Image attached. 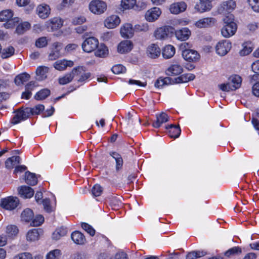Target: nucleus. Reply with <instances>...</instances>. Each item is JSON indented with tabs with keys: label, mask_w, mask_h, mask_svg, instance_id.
<instances>
[{
	"label": "nucleus",
	"mask_w": 259,
	"mask_h": 259,
	"mask_svg": "<svg viewBox=\"0 0 259 259\" xmlns=\"http://www.w3.org/2000/svg\"><path fill=\"white\" fill-rule=\"evenodd\" d=\"M19 229L18 227L14 225H9L6 229V236L9 238L13 239L18 234Z\"/></svg>",
	"instance_id": "obj_29"
},
{
	"label": "nucleus",
	"mask_w": 259,
	"mask_h": 259,
	"mask_svg": "<svg viewBox=\"0 0 259 259\" xmlns=\"http://www.w3.org/2000/svg\"><path fill=\"white\" fill-rule=\"evenodd\" d=\"M248 2L254 12H259V0H248Z\"/></svg>",
	"instance_id": "obj_63"
},
{
	"label": "nucleus",
	"mask_w": 259,
	"mask_h": 259,
	"mask_svg": "<svg viewBox=\"0 0 259 259\" xmlns=\"http://www.w3.org/2000/svg\"><path fill=\"white\" fill-rule=\"evenodd\" d=\"M13 12L10 9L5 10L0 12V21L6 22L4 26L6 28L13 27L16 23H18L20 19L18 17L13 18Z\"/></svg>",
	"instance_id": "obj_3"
},
{
	"label": "nucleus",
	"mask_w": 259,
	"mask_h": 259,
	"mask_svg": "<svg viewBox=\"0 0 259 259\" xmlns=\"http://www.w3.org/2000/svg\"><path fill=\"white\" fill-rule=\"evenodd\" d=\"M161 10L158 7H153L146 11L145 18L147 21L153 22L157 20L161 14Z\"/></svg>",
	"instance_id": "obj_10"
},
{
	"label": "nucleus",
	"mask_w": 259,
	"mask_h": 259,
	"mask_svg": "<svg viewBox=\"0 0 259 259\" xmlns=\"http://www.w3.org/2000/svg\"><path fill=\"white\" fill-rule=\"evenodd\" d=\"M61 254V251L59 249L51 250L47 254L46 259H59Z\"/></svg>",
	"instance_id": "obj_51"
},
{
	"label": "nucleus",
	"mask_w": 259,
	"mask_h": 259,
	"mask_svg": "<svg viewBox=\"0 0 259 259\" xmlns=\"http://www.w3.org/2000/svg\"><path fill=\"white\" fill-rule=\"evenodd\" d=\"M182 56L186 61L190 62L198 61L200 57L196 51L192 49L183 51Z\"/></svg>",
	"instance_id": "obj_15"
},
{
	"label": "nucleus",
	"mask_w": 259,
	"mask_h": 259,
	"mask_svg": "<svg viewBox=\"0 0 259 259\" xmlns=\"http://www.w3.org/2000/svg\"><path fill=\"white\" fill-rule=\"evenodd\" d=\"M74 65L72 61L65 59L59 60L54 63V68L59 71H63L66 69L67 67H72Z\"/></svg>",
	"instance_id": "obj_22"
},
{
	"label": "nucleus",
	"mask_w": 259,
	"mask_h": 259,
	"mask_svg": "<svg viewBox=\"0 0 259 259\" xmlns=\"http://www.w3.org/2000/svg\"><path fill=\"white\" fill-rule=\"evenodd\" d=\"M44 221V218L42 215H36L32 220L31 225L33 226H39L42 224Z\"/></svg>",
	"instance_id": "obj_57"
},
{
	"label": "nucleus",
	"mask_w": 259,
	"mask_h": 259,
	"mask_svg": "<svg viewBox=\"0 0 259 259\" xmlns=\"http://www.w3.org/2000/svg\"><path fill=\"white\" fill-rule=\"evenodd\" d=\"M176 52L175 47L170 45H168L164 47L162 54L165 59H169L174 56Z\"/></svg>",
	"instance_id": "obj_33"
},
{
	"label": "nucleus",
	"mask_w": 259,
	"mask_h": 259,
	"mask_svg": "<svg viewBox=\"0 0 259 259\" xmlns=\"http://www.w3.org/2000/svg\"><path fill=\"white\" fill-rule=\"evenodd\" d=\"M167 128L169 129V135L170 137L177 138L181 134V129L179 126L170 124Z\"/></svg>",
	"instance_id": "obj_38"
},
{
	"label": "nucleus",
	"mask_w": 259,
	"mask_h": 259,
	"mask_svg": "<svg viewBox=\"0 0 259 259\" xmlns=\"http://www.w3.org/2000/svg\"><path fill=\"white\" fill-rule=\"evenodd\" d=\"M243 48L239 51V54L241 56H244L248 55L252 52L251 47L247 46L246 44L242 45Z\"/></svg>",
	"instance_id": "obj_61"
},
{
	"label": "nucleus",
	"mask_w": 259,
	"mask_h": 259,
	"mask_svg": "<svg viewBox=\"0 0 259 259\" xmlns=\"http://www.w3.org/2000/svg\"><path fill=\"white\" fill-rule=\"evenodd\" d=\"M20 162L21 158L19 156H13L7 159L5 162V166L8 169H12Z\"/></svg>",
	"instance_id": "obj_32"
},
{
	"label": "nucleus",
	"mask_w": 259,
	"mask_h": 259,
	"mask_svg": "<svg viewBox=\"0 0 259 259\" xmlns=\"http://www.w3.org/2000/svg\"><path fill=\"white\" fill-rule=\"evenodd\" d=\"M19 200L16 197L9 196L1 200L0 205L5 209L13 210L19 205Z\"/></svg>",
	"instance_id": "obj_6"
},
{
	"label": "nucleus",
	"mask_w": 259,
	"mask_h": 259,
	"mask_svg": "<svg viewBox=\"0 0 259 259\" xmlns=\"http://www.w3.org/2000/svg\"><path fill=\"white\" fill-rule=\"evenodd\" d=\"M195 77V76L194 74L188 73L182 75L181 76L175 78L173 79L174 80V83H180L187 82L189 81L193 80L194 79Z\"/></svg>",
	"instance_id": "obj_31"
},
{
	"label": "nucleus",
	"mask_w": 259,
	"mask_h": 259,
	"mask_svg": "<svg viewBox=\"0 0 259 259\" xmlns=\"http://www.w3.org/2000/svg\"><path fill=\"white\" fill-rule=\"evenodd\" d=\"M140 119L138 116L136 115H128V117L126 119L127 125L125 127L126 130L128 131H132L134 128V125L135 124L136 122H140Z\"/></svg>",
	"instance_id": "obj_30"
},
{
	"label": "nucleus",
	"mask_w": 259,
	"mask_h": 259,
	"mask_svg": "<svg viewBox=\"0 0 259 259\" xmlns=\"http://www.w3.org/2000/svg\"><path fill=\"white\" fill-rule=\"evenodd\" d=\"M32 255L28 252H23L14 256L13 259H32Z\"/></svg>",
	"instance_id": "obj_64"
},
{
	"label": "nucleus",
	"mask_w": 259,
	"mask_h": 259,
	"mask_svg": "<svg viewBox=\"0 0 259 259\" xmlns=\"http://www.w3.org/2000/svg\"><path fill=\"white\" fill-rule=\"evenodd\" d=\"M122 197L117 196H112L110 200V204L112 206L119 207L122 205Z\"/></svg>",
	"instance_id": "obj_53"
},
{
	"label": "nucleus",
	"mask_w": 259,
	"mask_h": 259,
	"mask_svg": "<svg viewBox=\"0 0 259 259\" xmlns=\"http://www.w3.org/2000/svg\"><path fill=\"white\" fill-rule=\"evenodd\" d=\"M36 11L39 18L45 19L49 17L51 13V9L49 5L42 4L37 7Z\"/></svg>",
	"instance_id": "obj_16"
},
{
	"label": "nucleus",
	"mask_w": 259,
	"mask_h": 259,
	"mask_svg": "<svg viewBox=\"0 0 259 259\" xmlns=\"http://www.w3.org/2000/svg\"><path fill=\"white\" fill-rule=\"evenodd\" d=\"M224 25L221 29V33L223 37L229 38L235 34L237 29V26L234 22V16L229 14L224 19Z\"/></svg>",
	"instance_id": "obj_2"
},
{
	"label": "nucleus",
	"mask_w": 259,
	"mask_h": 259,
	"mask_svg": "<svg viewBox=\"0 0 259 259\" xmlns=\"http://www.w3.org/2000/svg\"><path fill=\"white\" fill-rule=\"evenodd\" d=\"M206 252L204 251H193L188 253L186 256L187 259H196L204 256Z\"/></svg>",
	"instance_id": "obj_48"
},
{
	"label": "nucleus",
	"mask_w": 259,
	"mask_h": 259,
	"mask_svg": "<svg viewBox=\"0 0 259 259\" xmlns=\"http://www.w3.org/2000/svg\"><path fill=\"white\" fill-rule=\"evenodd\" d=\"M217 20L213 17H203L195 22L194 25L198 28H206L213 27Z\"/></svg>",
	"instance_id": "obj_9"
},
{
	"label": "nucleus",
	"mask_w": 259,
	"mask_h": 259,
	"mask_svg": "<svg viewBox=\"0 0 259 259\" xmlns=\"http://www.w3.org/2000/svg\"><path fill=\"white\" fill-rule=\"evenodd\" d=\"M110 155L116 161V168L117 170L120 169L122 166L123 160L121 156L115 152L110 153Z\"/></svg>",
	"instance_id": "obj_44"
},
{
	"label": "nucleus",
	"mask_w": 259,
	"mask_h": 259,
	"mask_svg": "<svg viewBox=\"0 0 259 259\" xmlns=\"http://www.w3.org/2000/svg\"><path fill=\"white\" fill-rule=\"evenodd\" d=\"M107 4L101 0H92L89 4L90 11L97 15L103 14L107 10Z\"/></svg>",
	"instance_id": "obj_4"
},
{
	"label": "nucleus",
	"mask_w": 259,
	"mask_h": 259,
	"mask_svg": "<svg viewBox=\"0 0 259 259\" xmlns=\"http://www.w3.org/2000/svg\"><path fill=\"white\" fill-rule=\"evenodd\" d=\"M33 217L32 211L29 208L25 209L21 213V219L25 222H29Z\"/></svg>",
	"instance_id": "obj_46"
},
{
	"label": "nucleus",
	"mask_w": 259,
	"mask_h": 259,
	"mask_svg": "<svg viewBox=\"0 0 259 259\" xmlns=\"http://www.w3.org/2000/svg\"><path fill=\"white\" fill-rule=\"evenodd\" d=\"M48 44V40L46 37H41L36 40L35 46L37 48H43L46 47Z\"/></svg>",
	"instance_id": "obj_60"
},
{
	"label": "nucleus",
	"mask_w": 259,
	"mask_h": 259,
	"mask_svg": "<svg viewBox=\"0 0 259 259\" xmlns=\"http://www.w3.org/2000/svg\"><path fill=\"white\" fill-rule=\"evenodd\" d=\"M67 233V230L64 228H60L55 230L53 233L52 238L54 240H58L61 238V237L65 236Z\"/></svg>",
	"instance_id": "obj_43"
},
{
	"label": "nucleus",
	"mask_w": 259,
	"mask_h": 259,
	"mask_svg": "<svg viewBox=\"0 0 259 259\" xmlns=\"http://www.w3.org/2000/svg\"><path fill=\"white\" fill-rule=\"evenodd\" d=\"M120 23V19L116 15H112L107 17L104 22L105 26L108 29L116 27Z\"/></svg>",
	"instance_id": "obj_14"
},
{
	"label": "nucleus",
	"mask_w": 259,
	"mask_h": 259,
	"mask_svg": "<svg viewBox=\"0 0 259 259\" xmlns=\"http://www.w3.org/2000/svg\"><path fill=\"white\" fill-rule=\"evenodd\" d=\"M99 41L94 37H90L86 38L82 43L81 47L84 52L91 53L98 47Z\"/></svg>",
	"instance_id": "obj_7"
},
{
	"label": "nucleus",
	"mask_w": 259,
	"mask_h": 259,
	"mask_svg": "<svg viewBox=\"0 0 259 259\" xmlns=\"http://www.w3.org/2000/svg\"><path fill=\"white\" fill-rule=\"evenodd\" d=\"M174 83V80L173 79L166 77L164 78L159 77L155 81L154 86L155 88L158 89H161L169 84Z\"/></svg>",
	"instance_id": "obj_24"
},
{
	"label": "nucleus",
	"mask_w": 259,
	"mask_h": 259,
	"mask_svg": "<svg viewBox=\"0 0 259 259\" xmlns=\"http://www.w3.org/2000/svg\"><path fill=\"white\" fill-rule=\"evenodd\" d=\"M25 182L29 185H36L37 183V180L35 174L28 171H26L25 172Z\"/></svg>",
	"instance_id": "obj_39"
},
{
	"label": "nucleus",
	"mask_w": 259,
	"mask_h": 259,
	"mask_svg": "<svg viewBox=\"0 0 259 259\" xmlns=\"http://www.w3.org/2000/svg\"><path fill=\"white\" fill-rule=\"evenodd\" d=\"M45 109L43 105L39 104L33 108H25L18 110L12 120L13 124H16L21 121L27 119L30 115L39 114Z\"/></svg>",
	"instance_id": "obj_1"
},
{
	"label": "nucleus",
	"mask_w": 259,
	"mask_h": 259,
	"mask_svg": "<svg viewBox=\"0 0 259 259\" xmlns=\"http://www.w3.org/2000/svg\"><path fill=\"white\" fill-rule=\"evenodd\" d=\"M133 44L131 40H124L118 44L117 51L121 54L126 53L133 49Z\"/></svg>",
	"instance_id": "obj_20"
},
{
	"label": "nucleus",
	"mask_w": 259,
	"mask_h": 259,
	"mask_svg": "<svg viewBox=\"0 0 259 259\" xmlns=\"http://www.w3.org/2000/svg\"><path fill=\"white\" fill-rule=\"evenodd\" d=\"M96 49L97 50L95 52V54L97 57H105L108 54V50L107 47L103 44H101L100 45H98Z\"/></svg>",
	"instance_id": "obj_36"
},
{
	"label": "nucleus",
	"mask_w": 259,
	"mask_h": 259,
	"mask_svg": "<svg viewBox=\"0 0 259 259\" xmlns=\"http://www.w3.org/2000/svg\"><path fill=\"white\" fill-rule=\"evenodd\" d=\"M236 7V2L233 0H228L222 3L219 8L220 13H230L233 11Z\"/></svg>",
	"instance_id": "obj_18"
},
{
	"label": "nucleus",
	"mask_w": 259,
	"mask_h": 259,
	"mask_svg": "<svg viewBox=\"0 0 259 259\" xmlns=\"http://www.w3.org/2000/svg\"><path fill=\"white\" fill-rule=\"evenodd\" d=\"M171 30L170 27L166 26L159 27L154 31V36L157 39H166L168 38L169 34L173 33Z\"/></svg>",
	"instance_id": "obj_11"
},
{
	"label": "nucleus",
	"mask_w": 259,
	"mask_h": 259,
	"mask_svg": "<svg viewBox=\"0 0 259 259\" xmlns=\"http://www.w3.org/2000/svg\"><path fill=\"white\" fill-rule=\"evenodd\" d=\"M136 4V0H121V6L124 10L134 8Z\"/></svg>",
	"instance_id": "obj_49"
},
{
	"label": "nucleus",
	"mask_w": 259,
	"mask_h": 259,
	"mask_svg": "<svg viewBox=\"0 0 259 259\" xmlns=\"http://www.w3.org/2000/svg\"><path fill=\"white\" fill-rule=\"evenodd\" d=\"M199 3L196 4L194 9L199 13H203L209 11L212 7V2L214 0H199Z\"/></svg>",
	"instance_id": "obj_12"
},
{
	"label": "nucleus",
	"mask_w": 259,
	"mask_h": 259,
	"mask_svg": "<svg viewBox=\"0 0 259 259\" xmlns=\"http://www.w3.org/2000/svg\"><path fill=\"white\" fill-rule=\"evenodd\" d=\"M73 74L72 72L66 74L63 76L59 79V82L60 84L64 85L69 83L73 78Z\"/></svg>",
	"instance_id": "obj_45"
},
{
	"label": "nucleus",
	"mask_w": 259,
	"mask_h": 259,
	"mask_svg": "<svg viewBox=\"0 0 259 259\" xmlns=\"http://www.w3.org/2000/svg\"><path fill=\"white\" fill-rule=\"evenodd\" d=\"M49 71V68L44 66H40L36 70V78L38 80H43L47 77V73Z\"/></svg>",
	"instance_id": "obj_27"
},
{
	"label": "nucleus",
	"mask_w": 259,
	"mask_h": 259,
	"mask_svg": "<svg viewBox=\"0 0 259 259\" xmlns=\"http://www.w3.org/2000/svg\"><path fill=\"white\" fill-rule=\"evenodd\" d=\"M232 48L231 42L228 40H223L218 42L215 46L216 53L221 56L226 55Z\"/></svg>",
	"instance_id": "obj_8"
},
{
	"label": "nucleus",
	"mask_w": 259,
	"mask_h": 259,
	"mask_svg": "<svg viewBox=\"0 0 259 259\" xmlns=\"http://www.w3.org/2000/svg\"><path fill=\"white\" fill-rule=\"evenodd\" d=\"M242 82V79L240 76L237 75H234L230 77V84H231L233 90H235L240 88Z\"/></svg>",
	"instance_id": "obj_37"
},
{
	"label": "nucleus",
	"mask_w": 259,
	"mask_h": 259,
	"mask_svg": "<svg viewBox=\"0 0 259 259\" xmlns=\"http://www.w3.org/2000/svg\"><path fill=\"white\" fill-rule=\"evenodd\" d=\"M73 77H76L78 82L84 83L91 76L90 72L87 71L85 67L78 66L72 70Z\"/></svg>",
	"instance_id": "obj_5"
},
{
	"label": "nucleus",
	"mask_w": 259,
	"mask_h": 259,
	"mask_svg": "<svg viewBox=\"0 0 259 259\" xmlns=\"http://www.w3.org/2000/svg\"><path fill=\"white\" fill-rule=\"evenodd\" d=\"M189 21L180 19H174L169 20V24L173 25L174 26H177L179 25H186L188 24Z\"/></svg>",
	"instance_id": "obj_54"
},
{
	"label": "nucleus",
	"mask_w": 259,
	"mask_h": 259,
	"mask_svg": "<svg viewBox=\"0 0 259 259\" xmlns=\"http://www.w3.org/2000/svg\"><path fill=\"white\" fill-rule=\"evenodd\" d=\"M30 76L26 73H23L17 75L15 78V82L17 85H20L24 83V82L28 81Z\"/></svg>",
	"instance_id": "obj_40"
},
{
	"label": "nucleus",
	"mask_w": 259,
	"mask_h": 259,
	"mask_svg": "<svg viewBox=\"0 0 259 259\" xmlns=\"http://www.w3.org/2000/svg\"><path fill=\"white\" fill-rule=\"evenodd\" d=\"M112 71L114 74H119L125 72L126 68L123 65L118 64L112 67Z\"/></svg>",
	"instance_id": "obj_56"
},
{
	"label": "nucleus",
	"mask_w": 259,
	"mask_h": 259,
	"mask_svg": "<svg viewBox=\"0 0 259 259\" xmlns=\"http://www.w3.org/2000/svg\"><path fill=\"white\" fill-rule=\"evenodd\" d=\"M134 27L130 23H125L120 28V34L122 37L132 38L134 34Z\"/></svg>",
	"instance_id": "obj_19"
},
{
	"label": "nucleus",
	"mask_w": 259,
	"mask_h": 259,
	"mask_svg": "<svg viewBox=\"0 0 259 259\" xmlns=\"http://www.w3.org/2000/svg\"><path fill=\"white\" fill-rule=\"evenodd\" d=\"M30 28V24L28 22H21L17 26L16 32L19 34H22Z\"/></svg>",
	"instance_id": "obj_41"
},
{
	"label": "nucleus",
	"mask_w": 259,
	"mask_h": 259,
	"mask_svg": "<svg viewBox=\"0 0 259 259\" xmlns=\"http://www.w3.org/2000/svg\"><path fill=\"white\" fill-rule=\"evenodd\" d=\"M1 50V57L3 59H7L12 56L15 53V49L12 46L5 48Z\"/></svg>",
	"instance_id": "obj_42"
},
{
	"label": "nucleus",
	"mask_w": 259,
	"mask_h": 259,
	"mask_svg": "<svg viewBox=\"0 0 259 259\" xmlns=\"http://www.w3.org/2000/svg\"><path fill=\"white\" fill-rule=\"evenodd\" d=\"M241 253V249L239 246L233 247L225 252V255L229 257L232 255L237 254Z\"/></svg>",
	"instance_id": "obj_55"
},
{
	"label": "nucleus",
	"mask_w": 259,
	"mask_h": 259,
	"mask_svg": "<svg viewBox=\"0 0 259 259\" xmlns=\"http://www.w3.org/2000/svg\"><path fill=\"white\" fill-rule=\"evenodd\" d=\"M187 8V5L184 2H177L170 5L169 10L170 12L173 14H178L184 12Z\"/></svg>",
	"instance_id": "obj_17"
},
{
	"label": "nucleus",
	"mask_w": 259,
	"mask_h": 259,
	"mask_svg": "<svg viewBox=\"0 0 259 259\" xmlns=\"http://www.w3.org/2000/svg\"><path fill=\"white\" fill-rule=\"evenodd\" d=\"M71 238L73 241L77 244H82L85 239L84 235L79 231H74L71 234Z\"/></svg>",
	"instance_id": "obj_34"
},
{
	"label": "nucleus",
	"mask_w": 259,
	"mask_h": 259,
	"mask_svg": "<svg viewBox=\"0 0 259 259\" xmlns=\"http://www.w3.org/2000/svg\"><path fill=\"white\" fill-rule=\"evenodd\" d=\"M81 227L91 236H93L95 234V230L94 228L87 223H82L81 224Z\"/></svg>",
	"instance_id": "obj_59"
},
{
	"label": "nucleus",
	"mask_w": 259,
	"mask_h": 259,
	"mask_svg": "<svg viewBox=\"0 0 259 259\" xmlns=\"http://www.w3.org/2000/svg\"><path fill=\"white\" fill-rule=\"evenodd\" d=\"M74 3V0H62V2L57 6L58 10H62L66 8L70 7Z\"/></svg>",
	"instance_id": "obj_52"
},
{
	"label": "nucleus",
	"mask_w": 259,
	"mask_h": 259,
	"mask_svg": "<svg viewBox=\"0 0 259 259\" xmlns=\"http://www.w3.org/2000/svg\"><path fill=\"white\" fill-rule=\"evenodd\" d=\"M39 238V233L38 229L30 230L26 234V239L28 241L33 242L37 241Z\"/></svg>",
	"instance_id": "obj_35"
},
{
	"label": "nucleus",
	"mask_w": 259,
	"mask_h": 259,
	"mask_svg": "<svg viewBox=\"0 0 259 259\" xmlns=\"http://www.w3.org/2000/svg\"><path fill=\"white\" fill-rule=\"evenodd\" d=\"M191 33V32L190 29L186 27L177 30L175 31L176 38L181 41L187 40L189 38Z\"/></svg>",
	"instance_id": "obj_23"
},
{
	"label": "nucleus",
	"mask_w": 259,
	"mask_h": 259,
	"mask_svg": "<svg viewBox=\"0 0 259 259\" xmlns=\"http://www.w3.org/2000/svg\"><path fill=\"white\" fill-rule=\"evenodd\" d=\"M150 27L147 23H143L136 24L134 26L135 32H146L149 30Z\"/></svg>",
	"instance_id": "obj_47"
},
{
	"label": "nucleus",
	"mask_w": 259,
	"mask_h": 259,
	"mask_svg": "<svg viewBox=\"0 0 259 259\" xmlns=\"http://www.w3.org/2000/svg\"><path fill=\"white\" fill-rule=\"evenodd\" d=\"M41 204H42L46 211L50 212L53 211V207L50 205V201L49 199H43Z\"/></svg>",
	"instance_id": "obj_62"
},
{
	"label": "nucleus",
	"mask_w": 259,
	"mask_h": 259,
	"mask_svg": "<svg viewBox=\"0 0 259 259\" xmlns=\"http://www.w3.org/2000/svg\"><path fill=\"white\" fill-rule=\"evenodd\" d=\"M146 54L151 58H156L160 56L161 50L157 44H152L147 47Z\"/></svg>",
	"instance_id": "obj_21"
},
{
	"label": "nucleus",
	"mask_w": 259,
	"mask_h": 259,
	"mask_svg": "<svg viewBox=\"0 0 259 259\" xmlns=\"http://www.w3.org/2000/svg\"><path fill=\"white\" fill-rule=\"evenodd\" d=\"M19 194L24 198H30L34 194V190L28 186H23L19 188Z\"/></svg>",
	"instance_id": "obj_26"
},
{
	"label": "nucleus",
	"mask_w": 259,
	"mask_h": 259,
	"mask_svg": "<svg viewBox=\"0 0 259 259\" xmlns=\"http://www.w3.org/2000/svg\"><path fill=\"white\" fill-rule=\"evenodd\" d=\"M50 94V91L45 89L40 90L35 95L36 100H43L47 98Z\"/></svg>",
	"instance_id": "obj_50"
},
{
	"label": "nucleus",
	"mask_w": 259,
	"mask_h": 259,
	"mask_svg": "<svg viewBox=\"0 0 259 259\" xmlns=\"http://www.w3.org/2000/svg\"><path fill=\"white\" fill-rule=\"evenodd\" d=\"M63 21L58 17H54L46 22V26L48 31H53L60 28L63 26Z\"/></svg>",
	"instance_id": "obj_13"
},
{
	"label": "nucleus",
	"mask_w": 259,
	"mask_h": 259,
	"mask_svg": "<svg viewBox=\"0 0 259 259\" xmlns=\"http://www.w3.org/2000/svg\"><path fill=\"white\" fill-rule=\"evenodd\" d=\"M168 120V115L164 112H162L156 115V120L152 123V126L155 128H159L162 123L166 122Z\"/></svg>",
	"instance_id": "obj_25"
},
{
	"label": "nucleus",
	"mask_w": 259,
	"mask_h": 259,
	"mask_svg": "<svg viewBox=\"0 0 259 259\" xmlns=\"http://www.w3.org/2000/svg\"><path fill=\"white\" fill-rule=\"evenodd\" d=\"M93 195L95 197H98L101 195L103 192V189L99 184H96L92 189Z\"/></svg>",
	"instance_id": "obj_58"
},
{
	"label": "nucleus",
	"mask_w": 259,
	"mask_h": 259,
	"mask_svg": "<svg viewBox=\"0 0 259 259\" xmlns=\"http://www.w3.org/2000/svg\"><path fill=\"white\" fill-rule=\"evenodd\" d=\"M182 67L178 64L170 65L166 70V74L168 75H177L183 72Z\"/></svg>",
	"instance_id": "obj_28"
}]
</instances>
